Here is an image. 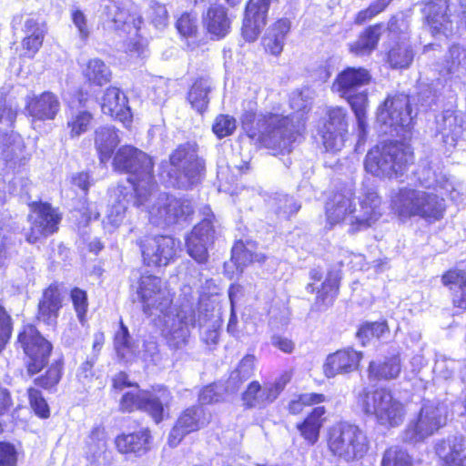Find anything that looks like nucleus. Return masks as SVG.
Returning a JSON list of instances; mask_svg holds the SVG:
<instances>
[{
    "instance_id": "f257e3e1",
    "label": "nucleus",
    "mask_w": 466,
    "mask_h": 466,
    "mask_svg": "<svg viewBox=\"0 0 466 466\" xmlns=\"http://www.w3.org/2000/svg\"><path fill=\"white\" fill-rule=\"evenodd\" d=\"M114 167L130 174L128 182L136 195L135 204L144 206L149 221L157 226L175 224L193 212L188 200L162 193L155 195L152 159L144 152L130 147H120L113 160Z\"/></svg>"
},
{
    "instance_id": "f03ea898",
    "label": "nucleus",
    "mask_w": 466,
    "mask_h": 466,
    "mask_svg": "<svg viewBox=\"0 0 466 466\" xmlns=\"http://www.w3.org/2000/svg\"><path fill=\"white\" fill-rule=\"evenodd\" d=\"M443 195L435 187H403L391 192L390 207L400 220L419 217L432 223L444 217L446 203Z\"/></svg>"
},
{
    "instance_id": "7ed1b4c3",
    "label": "nucleus",
    "mask_w": 466,
    "mask_h": 466,
    "mask_svg": "<svg viewBox=\"0 0 466 466\" xmlns=\"http://www.w3.org/2000/svg\"><path fill=\"white\" fill-rule=\"evenodd\" d=\"M413 161V150L404 142L382 141L371 148L365 159L366 170L381 177L401 175Z\"/></svg>"
},
{
    "instance_id": "20e7f679",
    "label": "nucleus",
    "mask_w": 466,
    "mask_h": 466,
    "mask_svg": "<svg viewBox=\"0 0 466 466\" xmlns=\"http://www.w3.org/2000/svg\"><path fill=\"white\" fill-rule=\"evenodd\" d=\"M362 410L373 416L377 423L384 428H396L402 424L407 410L405 404L386 389L365 392L359 399Z\"/></svg>"
},
{
    "instance_id": "39448f33",
    "label": "nucleus",
    "mask_w": 466,
    "mask_h": 466,
    "mask_svg": "<svg viewBox=\"0 0 466 466\" xmlns=\"http://www.w3.org/2000/svg\"><path fill=\"white\" fill-rule=\"evenodd\" d=\"M328 447L335 456L350 461L363 457L368 451V441L358 426L341 422L329 430Z\"/></svg>"
},
{
    "instance_id": "423d86ee",
    "label": "nucleus",
    "mask_w": 466,
    "mask_h": 466,
    "mask_svg": "<svg viewBox=\"0 0 466 466\" xmlns=\"http://www.w3.org/2000/svg\"><path fill=\"white\" fill-rule=\"evenodd\" d=\"M203 170L204 164L197 155L195 145H181L170 155V169L167 175L178 187L187 188L197 184Z\"/></svg>"
},
{
    "instance_id": "0eeeda50",
    "label": "nucleus",
    "mask_w": 466,
    "mask_h": 466,
    "mask_svg": "<svg viewBox=\"0 0 466 466\" xmlns=\"http://www.w3.org/2000/svg\"><path fill=\"white\" fill-rule=\"evenodd\" d=\"M203 170L204 164L197 155L195 145H181L170 155V169L167 175L178 187L187 188L197 184Z\"/></svg>"
},
{
    "instance_id": "6e6552de",
    "label": "nucleus",
    "mask_w": 466,
    "mask_h": 466,
    "mask_svg": "<svg viewBox=\"0 0 466 466\" xmlns=\"http://www.w3.org/2000/svg\"><path fill=\"white\" fill-rule=\"evenodd\" d=\"M137 294L145 314L153 316L167 312L173 305V293L160 278L144 274L140 277Z\"/></svg>"
},
{
    "instance_id": "1a4fd4ad",
    "label": "nucleus",
    "mask_w": 466,
    "mask_h": 466,
    "mask_svg": "<svg viewBox=\"0 0 466 466\" xmlns=\"http://www.w3.org/2000/svg\"><path fill=\"white\" fill-rule=\"evenodd\" d=\"M446 408L436 401H425L416 420L408 424L404 438L410 442H417L431 436L446 423Z\"/></svg>"
},
{
    "instance_id": "9d476101",
    "label": "nucleus",
    "mask_w": 466,
    "mask_h": 466,
    "mask_svg": "<svg viewBox=\"0 0 466 466\" xmlns=\"http://www.w3.org/2000/svg\"><path fill=\"white\" fill-rule=\"evenodd\" d=\"M162 316L163 336L168 345L174 349L184 347L189 337V327L195 322V313L190 306H183L179 309L170 307L167 312H158Z\"/></svg>"
},
{
    "instance_id": "9b49d317",
    "label": "nucleus",
    "mask_w": 466,
    "mask_h": 466,
    "mask_svg": "<svg viewBox=\"0 0 466 466\" xmlns=\"http://www.w3.org/2000/svg\"><path fill=\"white\" fill-rule=\"evenodd\" d=\"M144 262L147 266H167L176 257L180 243L171 236L149 235L139 241Z\"/></svg>"
},
{
    "instance_id": "f8f14e48",
    "label": "nucleus",
    "mask_w": 466,
    "mask_h": 466,
    "mask_svg": "<svg viewBox=\"0 0 466 466\" xmlns=\"http://www.w3.org/2000/svg\"><path fill=\"white\" fill-rule=\"evenodd\" d=\"M18 340L28 357L27 370L30 374L39 372L47 363L52 346L32 325L24 327Z\"/></svg>"
},
{
    "instance_id": "ddd939ff",
    "label": "nucleus",
    "mask_w": 466,
    "mask_h": 466,
    "mask_svg": "<svg viewBox=\"0 0 466 466\" xmlns=\"http://www.w3.org/2000/svg\"><path fill=\"white\" fill-rule=\"evenodd\" d=\"M290 380V375L284 373L273 382L261 385L254 380L248 384L242 393V402L247 408L263 409L275 401L285 386Z\"/></svg>"
},
{
    "instance_id": "4468645a",
    "label": "nucleus",
    "mask_w": 466,
    "mask_h": 466,
    "mask_svg": "<svg viewBox=\"0 0 466 466\" xmlns=\"http://www.w3.org/2000/svg\"><path fill=\"white\" fill-rule=\"evenodd\" d=\"M383 214L382 200L377 192L368 190L359 198L352 216V233L365 230L376 224Z\"/></svg>"
},
{
    "instance_id": "2eb2a0df",
    "label": "nucleus",
    "mask_w": 466,
    "mask_h": 466,
    "mask_svg": "<svg viewBox=\"0 0 466 466\" xmlns=\"http://www.w3.org/2000/svg\"><path fill=\"white\" fill-rule=\"evenodd\" d=\"M60 215L47 203L33 205L30 214L31 228L27 240L35 243L43 237L56 232L60 222Z\"/></svg>"
},
{
    "instance_id": "dca6fc26",
    "label": "nucleus",
    "mask_w": 466,
    "mask_h": 466,
    "mask_svg": "<svg viewBox=\"0 0 466 466\" xmlns=\"http://www.w3.org/2000/svg\"><path fill=\"white\" fill-rule=\"evenodd\" d=\"M209 422V416L201 406L186 409L178 417L176 425L168 436V444L176 447L182 439L191 432L197 431Z\"/></svg>"
},
{
    "instance_id": "f3484780",
    "label": "nucleus",
    "mask_w": 466,
    "mask_h": 466,
    "mask_svg": "<svg viewBox=\"0 0 466 466\" xmlns=\"http://www.w3.org/2000/svg\"><path fill=\"white\" fill-rule=\"evenodd\" d=\"M355 210L354 194L350 190L335 193L326 204L327 220L330 225L346 222L352 232V216Z\"/></svg>"
},
{
    "instance_id": "a211bd4d",
    "label": "nucleus",
    "mask_w": 466,
    "mask_h": 466,
    "mask_svg": "<svg viewBox=\"0 0 466 466\" xmlns=\"http://www.w3.org/2000/svg\"><path fill=\"white\" fill-rule=\"evenodd\" d=\"M214 239V229L211 222L204 219L192 229L187 238V253L198 263L208 259V248Z\"/></svg>"
},
{
    "instance_id": "6ab92c4d",
    "label": "nucleus",
    "mask_w": 466,
    "mask_h": 466,
    "mask_svg": "<svg viewBox=\"0 0 466 466\" xmlns=\"http://www.w3.org/2000/svg\"><path fill=\"white\" fill-rule=\"evenodd\" d=\"M362 354L351 349L338 350L329 354L323 364V372L327 378L346 374L357 370Z\"/></svg>"
},
{
    "instance_id": "aec40b11",
    "label": "nucleus",
    "mask_w": 466,
    "mask_h": 466,
    "mask_svg": "<svg viewBox=\"0 0 466 466\" xmlns=\"http://www.w3.org/2000/svg\"><path fill=\"white\" fill-rule=\"evenodd\" d=\"M144 400L143 410L147 412L157 423L168 416L172 395L166 387L157 386L151 390H146Z\"/></svg>"
},
{
    "instance_id": "412c9836",
    "label": "nucleus",
    "mask_w": 466,
    "mask_h": 466,
    "mask_svg": "<svg viewBox=\"0 0 466 466\" xmlns=\"http://www.w3.org/2000/svg\"><path fill=\"white\" fill-rule=\"evenodd\" d=\"M449 0H432L424 7L427 23L432 34H447L452 30V19L447 14Z\"/></svg>"
},
{
    "instance_id": "4be33fe9",
    "label": "nucleus",
    "mask_w": 466,
    "mask_h": 466,
    "mask_svg": "<svg viewBox=\"0 0 466 466\" xmlns=\"http://www.w3.org/2000/svg\"><path fill=\"white\" fill-rule=\"evenodd\" d=\"M370 81V75L365 68L349 67L338 75L333 84V89L339 93L340 96H344L368 85Z\"/></svg>"
},
{
    "instance_id": "5701e85b",
    "label": "nucleus",
    "mask_w": 466,
    "mask_h": 466,
    "mask_svg": "<svg viewBox=\"0 0 466 466\" xmlns=\"http://www.w3.org/2000/svg\"><path fill=\"white\" fill-rule=\"evenodd\" d=\"M130 198L129 189L123 186H117L110 192V204L104 220L106 228L110 226L114 228L123 222Z\"/></svg>"
},
{
    "instance_id": "b1692460",
    "label": "nucleus",
    "mask_w": 466,
    "mask_h": 466,
    "mask_svg": "<svg viewBox=\"0 0 466 466\" xmlns=\"http://www.w3.org/2000/svg\"><path fill=\"white\" fill-rule=\"evenodd\" d=\"M25 108L32 116H55L60 109V101L52 92L29 95L25 98Z\"/></svg>"
},
{
    "instance_id": "393cba45",
    "label": "nucleus",
    "mask_w": 466,
    "mask_h": 466,
    "mask_svg": "<svg viewBox=\"0 0 466 466\" xmlns=\"http://www.w3.org/2000/svg\"><path fill=\"white\" fill-rule=\"evenodd\" d=\"M348 122L345 118H327L320 134L327 149L339 150L348 135Z\"/></svg>"
},
{
    "instance_id": "a878e982",
    "label": "nucleus",
    "mask_w": 466,
    "mask_h": 466,
    "mask_svg": "<svg viewBox=\"0 0 466 466\" xmlns=\"http://www.w3.org/2000/svg\"><path fill=\"white\" fill-rule=\"evenodd\" d=\"M150 432L144 429L136 433L122 434L116 438L115 444L122 454L139 456L149 449Z\"/></svg>"
},
{
    "instance_id": "bb28decb",
    "label": "nucleus",
    "mask_w": 466,
    "mask_h": 466,
    "mask_svg": "<svg viewBox=\"0 0 466 466\" xmlns=\"http://www.w3.org/2000/svg\"><path fill=\"white\" fill-rule=\"evenodd\" d=\"M437 452L443 458L444 466H466V439L463 437L449 439Z\"/></svg>"
},
{
    "instance_id": "cd10ccee",
    "label": "nucleus",
    "mask_w": 466,
    "mask_h": 466,
    "mask_svg": "<svg viewBox=\"0 0 466 466\" xmlns=\"http://www.w3.org/2000/svg\"><path fill=\"white\" fill-rule=\"evenodd\" d=\"M289 29L290 23L288 19H279L274 23L262 39L265 51L276 56H279Z\"/></svg>"
},
{
    "instance_id": "c85d7f7f",
    "label": "nucleus",
    "mask_w": 466,
    "mask_h": 466,
    "mask_svg": "<svg viewBox=\"0 0 466 466\" xmlns=\"http://www.w3.org/2000/svg\"><path fill=\"white\" fill-rule=\"evenodd\" d=\"M325 413L324 407H317L306 417L303 422L297 425L300 435L309 444L313 445L318 441L319 431L326 420Z\"/></svg>"
},
{
    "instance_id": "c756f323",
    "label": "nucleus",
    "mask_w": 466,
    "mask_h": 466,
    "mask_svg": "<svg viewBox=\"0 0 466 466\" xmlns=\"http://www.w3.org/2000/svg\"><path fill=\"white\" fill-rule=\"evenodd\" d=\"M102 113L107 116H127L130 109L127 106V99L116 87H108L102 98Z\"/></svg>"
},
{
    "instance_id": "7c9ffc66",
    "label": "nucleus",
    "mask_w": 466,
    "mask_h": 466,
    "mask_svg": "<svg viewBox=\"0 0 466 466\" xmlns=\"http://www.w3.org/2000/svg\"><path fill=\"white\" fill-rule=\"evenodd\" d=\"M83 76L93 86H103L112 78L109 66L100 58L89 59L83 67Z\"/></svg>"
},
{
    "instance_id": "2f4dec72",
    "label": "nucleus",
    "mask_w": 466,
    "mask_h": 466,
    "mask_svg": "<svg viewBox=\"0 0 466 466\" xmlns=\"http://www.w3.org/2000/svg\"><path fill=\"white\" fill-rule=\"evenodd\" d=\"M61 307L60 292L56 287L47 288L38 305V318L50 324L57 316Z\"/></svg>"
},
{
    "instance_id": "473e14b6",
    "label": "nucleus",
    "mask_w": 466,
    "mask_h": 466,
    "mask_svg": "<svg viewBox=\"0 0 466 466\" xmlns=\"http://www.w3.org/2000/svg\"><path fill=\"white\" fill-rule=\"evenodd\" d=\"M401 370L399 356H392L383 360L371 361L369 366V377L375 380L396 379Z\"/></svg>"
},
{
    "instance_id": "72a5a7b5",
    "label": "nucleus",
    "mask_w": 466,
    "mask_h": 466,
    "mask_svg": "<svg viewBox=\"0 0 466 466\" xmlns=\"http://www.w3.org/2000/svg\"><path fill=\"white\" fill-rule=\"evenodd\" d=\"M96 148L102 163L107 162L119 144L116 131L110 127H102L96 131L95 139Z\"/></svg>"
},
{
    "instance_id": "f704fd0d",
    "label": "nucleus",
    "mask_w": 466,
    "mask_h": 466,
    "mask_svg": "<svg viewBox=\"0 0 466 466\" xmlns=\"http://www.w3.org/2000/svg\"><path fill=\"white\" fill-rule=\"evenodd\" d=\"M208 31L214 36L224 37L230 28V20L226 10L221 6L210 7L205 18Z\"/></svg>"
},
{
    "instance_id": "c9c22d12",
    "label": "nucleus",
    "mask_w": 466,
    "mask_h": 466,
    "mask_svg": "<svg viewBox=\"0 0 466 466\" xmlns=\"http://www.w3.org/2000/svg\"><path fill=\"white\" fill-rule=\"evenodd\" d=\"M211 90L209 82L206 79L200 78L195 81L188 91L187 100L197 114H204L208 102V94Z\"/></svg>"
},
{
    "instance_id": "e433bc0d",
    "label": "nucleus",
    "mask_w": 466,
    "mask_h": 466,
    "mask_svg": "<svg viewBox=\"0 0 466 466\" xmlns=\"http://www.w3.org/2000/svg\"><path fill=\"white\" fill-rule=\"evenodd\" d=\"M445 286H458L459 290L453 296L455 307L466 309V273L461 270H450L442 276Z\"/></svg>"
},
{
    "instance_id": "4c0bfd02",
    "label": "nucleus",
    "mask_w": 466,
    "mask_h": 466,
    "mask_svg": "<svg viewBox=\"0 0 466 466\" xmlns=\"http://www.w3.org/2000/svg\"><path fill=\"white\" fill-rule=\"evenodd\" d=\"M466 69V48L459 45L450 47L443 63L446 74H455Z\"/></svg>"
},
{
    "instance_id": "58836bf2",
    "label": "nucleus",
    "mask_w": 466,
    "mask_h": 466,
    "mask_svg": "<svg viewBox=\"0 0 466 466\" xmlns=\"http://www.w3.org/2000/svg\"><path fill=\"white\" fill-rule=\"evenodd\" d=\"M387 114L388 116H402L410 115L409 98L405 95H399L387 98L381 106L379 107V115Z\"/></svg>"
},
{
    "instance_id": "ea45409f",
    "label": "nucleus",
    "mask_w": 466,
    "mask_h": 466,
    "mask_svg": "<svg viewBox=\"0 0 466 466\" xmlns=\"http://www.w3.org/2000/svg\"><path fill=\"white\" fill-rule=\"evenodd\" d=\"M380 37V27L370 26L366 29L359 39L350 46L351 52L357 55L370 53L376 46Z\"/></svg>"
},
{
    "instance_id": "a19ab883",
    "label": "nucleus",
    "mask_w": 466,
    "mask_h": 466,
    "mask_svg": "<svg viewBox=\"0 0 466 466\" xmlns=\"http://www.w3.org/2000/svg\"><path fill=\"white\" fill-rule=\"evenodd\" d=\"M308 289L311 292H317L318 302L329 304L337 292L338 280L336 277L329 275L320 284L315 282L309 284Z\"/></svg>"
},
{
    "instance_id": "79ce46f5",
    "label": "nucleus",
    "mask_w": 466,
    "mask_h": 466,
    "mask_svg": "<svg viewBox=\"0 0 466 466\" xmlns=\"http://www.w3.org/2000/svg\"><path fill=\"white\" fill-rule=\"evenodd\" d=\"M266 24V18L260 15H249L248 10L246 9V15L242 26V35L248 42L255 41L261 29Z\"/></svg>"
},
{
    "instance_id": "37998d69",
    "label": "nucleus",
    "mask_w": 466,
    "mask_h": 466,
    "mask_svg": "<svg viewBox=\"0 0 466 466\" xmlns=\"http://www.w3.org/2000/svg\"><path fill=\"white\" fill-rule=\"evenodd\" d=\"M413 60V52L408 45H400L389 53V62L394 68L408 67Z\"/></svg>"
},
{
    "instance_id": "c03bdc74",
    "label": "nucleus",
    "mask_w": 466,
    "mask_h": 466,
    "mask_svg": "<svg viewBox=\"0 0 466 466\" xmlns=\"http://www.w3.org/2000/svg\"><path fill=\"white\" fill-rule=\"evenodd\" d=\"M313 99V91L308 87L296 90L289 97L290 107L297 113H307Z\"/></svg>"
},
{
    "instance_id": "a18cd8bd",
    "label": "nucleus",
    "mask_w": 466,
    "mask_h": 466,
    "mask_svg": "<svg viewBox=\"0 0 466 466\" xmlns=\"http://www.w3.org/2000/svg\"><path fill=\"white\" fill-rule=\"evenodd\" d=\"M145 391L137 389L126 392L120 400V409L123 411L131 412L142 410L145 405Z\"/></svg>"
},
{
    "instance_id": "49530a36",
    "label": "nucleus",
    "mask_w": 466,
    "mask_h": 466,
    "mask_svg": "<svg viewBox=\"0 0 466 466\" xmlns=\"http://www.w3.org/2000/svg\"><path fill=\"white\" fill-rule=\"evenodd\" d=\"M4 147L2 154L6 159H13L22 156L25 145L20 135L12 132L3 140Z\"/></svg>"
},
{
    "instance_id": "de8ad7c7",
    "label": "nucleus",
    "mask_w": 466,
    "mask_h": 466,
    "mask_svg": "<svg viewBox=\"0 0 466 466\" xmlns=\"http://www.w3.org/2000/svg\"><path fill=\"white\" fill-rule=\"evenodd\" d=\"M325 400V396L319 393H304L296 400L290 401L289 405V411L293 414H299L304 407L321 403Z\"/></svg>"
},
{
    "instance_id": "09e8293b",
    "label": "nucleus",
    "mask_w": 466,
    "mask_h": 466,
    "mask_svg": "<svg viewBox=\"0 0 466 466\" xmlns=\"http://www.w3.org/2000/svg\"><path fill=\"white\" fill-rule=\"evenodd\" d=\"M382 466H411V463L405 451L399 447H391L384 453Z\"/></svg>"
},
{
    "instance_id": "8fccbe9b",
    "label": "nucleus",
    "mask_w": 466,
    "mask_h": 466,
    "mask_svg": "<svg viewBox=\"0 0 466 466\" xmlns=\"http://www.w3.org/2000/svg\"><path fill=\"white\" fill-rule=\"evenodd\" d=\"M115 348L123 359L127 358L128 354L133 351L128 329L123 322L120 323V329L115 336Z\"/></svg>"
},
{
    "instance_id": "3c124183",
    "label": "nucleus",
    "mask_w": 466,
    "mask_h": 466,
    "mask_svg": "<svg viewBox=\"0 0 466 466\" xmlns=\"http://www.w3.org/2000/svg\"><path fill=\"white\" fill-rule=\"evenodd\" d=\"M232 259L237 264L245 265L247 262H263L265 260V256L263 254L251 253L249 250L243 248V245L237 244L232 248Z\"/></svg>"
},
{
    "instance_id": "603ef678",
    "label": "nucleus",
    "mask_w": 466,
    "mask_h": 466,
    "mask_svg": "<svg viewBox=\"0 0 466 466\" xmlns=\"http://www.w3.org/2000/svg\"><path fill=\"white\" fill-rule=\"evenodd\" d=\"M389 331L386 322H372L363 325L357 335L361 339H380Z\"/></svg>"
},
{
    "instance_id": "864d4df0",
    "label": "nucleus",
    "mask_w": 466,
    "mask_h": 466,
    "mask_svg": "<svg viewBox=\"0 0 466 466\" xmlns=\"http://www.w3.org/2000/svg\"><path fill=\"white\" fill-rule=\"evenodd\" d=\"M28 396L30 405L35 412L41 418H48L50 415L49 408L40 391L30 388L28 390Z\"/></svg>"
},
{
    "instance_id": "5fc2aeb1",
    "label": "nucleus",
    "mask_w": 466,
    "mask_h": 466,
    "mask_svg": "<svg viewBox=\"0 0 466 466\" xmlns=\"http://www.w3.org/2000/svg\"><path fill=\"white\" fill-rule=\"evenodd\" d=\"M391 1L392 0H377L373 2L368 8L358 13L355 22L357 24H362L366 20L372 18L382 12L391 3Z\"/></svg>"
},
{
    "instance_id": "6e6d98bb",
    "label": "nucleus",
    "mask_w": 466,
    "mask_h": 466,
    "mask_svg": "<svg viewBox=\"0 0 466 466\" xmlns=\"http://www.w3.org/2000/svg\"><path fill=\"white\" fill-rule=\"evenodd\" d=\"M177 28L183 36H193L198 31L197 18L190 14H183L177 22Z\"/></svg>"
},
{
    "instance_id": "4d7b16f0",
    "label": "nucleus",
    "mask_w": 466,
    "mask_h": 466,
    "mask_svg": "<svg viewBox=\"0 0 466 466\" xmlns=\"http://www.w3.org/2000/svg\"><path fill=\"white\" fill-rule=\"evenodd\" d=\"M61 378V366L58 364H53L46 371L45 376L35 379V384L48 389L58 383Z\"/></svg>"
},
{
    "instance_id": "13d9d810",
    "label": "nucleus",
    "mask_w": 466,
    "mask_h": 466,
    "mask_svg": "<svg viewBox=\"0 0 466 466\" xmlns=\"http://www.w3.org/2000/svg\"><path fill=\"white\" fill-rule=\"evenodd\" d=\"M12 332L11 317L0 305V352L8 341Z\"/></svg>"
},
{
    "instance_id": "bf43d9fd",
    "label": "nucleus",
    "mask_w": 466,
    "mask_h": 466,
    "mask_svg": "<svg viewBox=\"0 0 466 466\" xmlns=\"http://www.w3.org/2000/svg\"><path fill=\"white\" fill-rule=\"evenodd\" d=\"M236 127L235 118H217L212 126V130L218 138H223L230 136Z\"/></svg>"
},
{
    "instance_id": "052dcab7",
    "label": "nucleus",
    "mask_w": 466,
    "mask_h": 466,
    "mask_svg": "<svg viewBox=\"0 0 466 466\" xmlns=\"http://www.w3.org/2000/svg\"><path fill=\"white\" fill-rule=\"evenodd\" d=\"M23 32L25 36L38 37L41 40L45 39L46 34V27L45 24L38 22L34 18L25 20Z\"/></svg>"
},
{
    "instance_id": "680f3d73",
    "label": "nucleus",
    "mask_w": 466,
    "mask_h": 466,
    "mask_svg": "<svg viewBox=\"0 0 466 466\" xmlns=\"http://www.w3.org/2000/svg\"><path fill=\"white\" fill-rule=\"evenodd\" d=\"M73 24L77 28L79 37L86 40L90 35V29L87 25L86 15L79 9H74L71 13Z\"/></svg>"
},
{
    "instance_id": "e2e57ef3",
    "label": "nucleus",
    "mask_w": 466,
    "mask_h": 466,
    "mask_svg": "<svg viewBox=\"0 0 466 466\" xmlns=\"http://www.w3.org/2000/svg\"><path fill=\"white\" fill-rule=\"evenodd\" d=\"M71 299L75 307V309L77 313L80 320H83V318L87 309V299L86 294L80 289H74L71 292Z\"/></svg>"
},
{
    "instance_id": "0e129e2a",
    "label": "nucleus",
    "mask_w": 466,
    "mask_h": 466,
    "mask_svg": "<svg viewBox=\"0 0 466 466\" xmlns=\"http://www.w3.org/2000/svg\"><path fill=\"white\" fill-rule=\"evenodd\" d=\"M343 97H346L348 100L353 112L355 113V116H364L366 114L367 106V96L365 94L360 93L353 96L351 93L344 96Z\"/></svg>"
},
{
    "instance_id": "69168bd1",
    "label": "nucleus",
    "mask_w": 466,
    "mask_h": 466,
    "mask_svg": "<svg viewBox=\"0 0 466 466\" xmlns=\"http://www.w3.org/2000/svg\"><path fill=\"white\" fill-rule=\"evenodd\" d=\"M16 461L15 447L10 443L0 442V466H15Z\"/></svg>"
},
{
    "instance_id": "338daca9",
    "label": "nucleus",
    "mask_w": 466,
    "mask_h": 466,
    "mask_svg": "<svg viewBox=\"0 0 466 466\" xmlns=\"http://www.w3.org/2000/svg\"><path fill=\"white\" fill-rule=\"evenodd\" d=\"M95 364V360H86L83 362L78 370H77V379L78 381L83 386H89L91 382L93 381V379L95 377V373L93 370V367Z\"/></svg>"
},
{
    "instance_id": "774afa93",
    "label": "nucleus",
    "mask_w": 466,
    "mask_h": 466,
    "mask_svg": "<svg viewBox=\"0 0 466 466\" xmlns=\"http://www.w3.org/2000/svg\"><path fill=\"white\" fill-rule=\"evenodd\" d=\"M278 0H249L247 8L249 15H260L267 17L268 10L271 4Z\"/></svg>"
}]
</instances>
